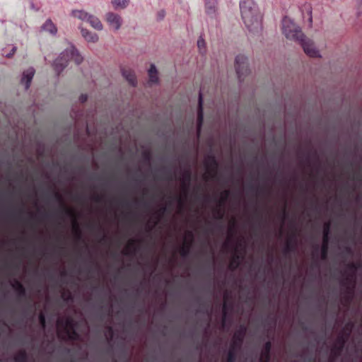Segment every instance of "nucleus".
Returning a JSON list of instances; mask_svg holds the SVG:
<instances>
[{
	"instance_id": "5",
	"label": "nucleus",
	"mask_w": 362,
	"mask_h": 362,
	"mask_svg": "<svg viewBox=\"0 0 362 362\" xmlns=\"http://www.w3.org/2000/svg\"><path fill=\"white\" fill-rule=\"evenodd\" d=\"M105 20L110 29L114 31H118L122 27V19L118 14L108 12L105 14Z\"/></svg>"
},
{
	"instance_id": "10",
	"label": "nucleus",
	"mask_w": 362,
	"mask_h": 362,
	"mask_svg": "<svg viewBox=\"0 0 362 362\" xmlns=\"http://www.w3.org/2000/svg\"><path fill=\"white\" fill-rule=\"evenodd\" d=\"M87 22L93 29L96 30L102 31L103 30V25L102 22L95 16L90 14L88 18Z\"/></svg>"
},
{
	"instance_id": "13",
	"label": "nucleus",
	"mask_w": 362,
	"mask_h": 362,
	"mask_svg": "<svg viewBox=\"0 0 362 362\" xmlns=\"http://www.w3.org/2000/svg\"><path fill=\"white\" fill-rule=\"evenodd\" d=\"M123 76L132 86H135L136 84V78L135 76V74L132 71H124Z\"/></svg>"
},
{
	"instance_id": "1",
	"label": "nucleus",
	"mask_w": 362,
	"mask_h": 362,
	"mask_svg": "<svg viewBox=\"0 0 362 362\" xmlns=\"http://www.w3.org/2000/svg\"><path fill=\"white\" fill-rule=\"evenodd\" d=\"M242 19L252 33L258 32L262 28V16L254 0H242L240 2Z\"/></svg>"
},
{
	"instance_id": "17",
	"label": "nucleus",
	"mask_w": 362,
	"mask_h": 362,
	"mask_svg": "<svg viewBox=\"0 0 362 362\" xmlns=\"http://www.w3.org/2000/svg\"><path fill=\"white\" fill-rule=\"evenodd\" d=\"M40 318V322H41L42 325L44 326V324H45V317H44V316L41 315Z\"/></svg>"
},
{
	"instance_id": "14",
	"label": "nucleus",
	"mask_w": 362,
	"mask_h": 362,
	"mask_svg": "<svg viewBox=\"0 0 362 362\" xmlns=\"http://www.w3.org/2000/svg\"><path fill=\"white\" fill-rule=\"evenodd\" d=\"M113 6L118 8H124L127 6L128 0H112V1Z\"/></svg>"
},
{
	"instance_id": "4",
	"label": "nucleus",
	"mask_w": 362,
	"mask_h": 362,
	"mask_svg": "<svg viewBox=\"0 0 362 362\" xmlns=\"http://www.w3.org/2000/svg\"><path fill=\"white\" fill-rule=\"evenodd\" d=\"M299 43L301 45L304 52L310 57H320V52L316 47L314 42L310 39H302Z\"/></svg>"
},
{
	"instance_id": "8",
	"label": "nucleus",
	"mask_w": 362,
	"mask_h": 362,
	"mask_svg": "<svg viewBox=\"0 0 362 362\" xmlns=\"http://www.w3.org/2000/svg\"><path fill=\"white\" fill-rule=\"evenodd\" d=\"M35 75V69L32 67L26 69L23 74V77L21 78V83L27 89L30 87L31 81Z\"/></svg>"
},
{
	"instance_id": "19",
	"label": "nucleus",
	"mask_w": 362,
	"mask_h": 362,
	"mask_svg": "<svg viewBox=\"0 0 362 362\" xmlns=\"http://www.w3.org/2000/svg\"><path fill=\"white\" fill-rule=\"evenodd\" d=\"M16 47H13V49H12V52H16Z\"/></svg>"
},
{
	"instance_id": "12",
	"label": "nucleus",
	"mask_w": 362,
	"mask_h": 362,
	"mask_svg": "<svg viewBox=\"0 0 362 362\" xmlns=\"http://www.w3.org/2000/svg\"><path fill=\"white\" fill-rule=\"evenodd\" d=\"M42 29L45 31L48 32L53 35L56 34L57 32V29L56 26L54 25V23L49 19L46 21V22L45 23V24L42 26Z\"/></svg>"
},
{
	"instance_id": "16",
	"label": "nucleus",
	"mask_w": 362,
	"mask_h": 362,
	"mask_svg": "<svg viewBox=\"0 0 362 362\" xmlns=\"http://www.w3.org/2000/svg\"><path fill=\"white\" fill-rule=\"evenodd\" d=\"M202 118H203L202 110H201L200 112H199V119L200 120V122H202Z\"/></svg>"
},
{
	"instance_id": "6",
	"label": "nucleus",
	"mask_w": 362,
	"mask_h": 362,
	"mask_svg": "<svg viewBox=\"0 0 362 362\" xmlns=\"http://www.w3.org/2000/svg\"><path fill=\"white\" fill-rule=\"evenodd\" d=\"M235 69L240 76L248 73V64L247 58L243 56H238L235 59Z\"/></svg>"
},
{
	"instance_id": "9",
	"label": "nucleus",
	"mask_w": 362,
	"mask_h": 362,
	"mask_svg": "<svg viewBox=\"0 0 362 362\" xmlns=\"http://www.w3.org/2000/svg\"><path fill=\"white\" fill-rule=\"evenodd\" d=\"M81 32L83 37L88 42L91 43H95L98 41V35L87 29L81 28Z\"/></svg>"
},
{
	"instance_id": "15",
	"label": "nucleus",
	"mask_w": 362,
	"mask_h": 362,
	"mask_svg": "<svg viewBox=\"0 0 362 362\" xmlns=\"http://www.w3.org/2000/svg\"><path fill=\"white\" fill-rule=\"evenodd\" d=\"M206 12L209 14H212L215 11L216 8V1L214 0H207L206 1Z\"/></svg>"
},
{
	"instance_id": "18",
	"label": "nucleus",
	"mask_w": 362,
	"mask_h": 362,
	"mask_svg": "<svg viewBox=\"0 0 362 362\" xmlns=\"http://www.w3.org/2000/svg\"><path fill=\"white\" fill-rule=\"evenodd\" d=\"M202 97H199V105L202 106Z\"/></svg>"
},
{
	"instance_id": "7",
	"label": "nucleus",
	"mask_w": 362,
	"mask_h": 362,
	"mask_svg": "<svg viewBox=\"0 0 362 362\" xmlns=\"http://www.w3.org/2000/svg\"><path fill=\"white\" fill-rule=\"evenodd\" d=\"M148 83L156 85L159 83L158 71L155 64H151L148 70Z\"/></svg>"
},
{
	"instance_id": "2",
	"label": "nucleus",
	"mask_w": 362,
	"mask_h": 362,
	"mask_svg": "<svg viewBox=\"0 0 362 362\" xmlns=\"http://www.w3.org/2000/svg\"><path fill=\"white\" fill-rule=\"evenodd\" d=\"M282 33L286 39L299 42L304 37L300 27L288 17L282 21Z\"/></svg>"
},
{
	"instance_id": "11",
	"label": "nucleus",
	"mask_w": 362,
	"mask_h": 362,
	"mask_svg": "<svg viewBox=\"0 0 362 362\" xmlns=\"http://www.w3.org/2000/svg\"><path fill=\"white\" fill-rule=\"evenodd\" d=\"M90 13L83 10H73L71 11V16L74 18L80 19L81 21H87L88 18Z\"/></svg>"
},
{
	"instance_id": "3",
	"label": "nucleus",
	"mask_w": 362,
	"mask_h": 362,
	"mask_svg": "<svg viewBox=\"0 0 362 362\" xmlns=\"http://www.w3.org/2000/svg\"><path fill=\"white\" fill-rule=\"evenodd\" d=\"M82 57L78 51L71 47L61 53L60 56L54 61V67L57 71H60L67 65L69 61H74L76 64L82 62Z\"/></svg>"
}]
</instances>
